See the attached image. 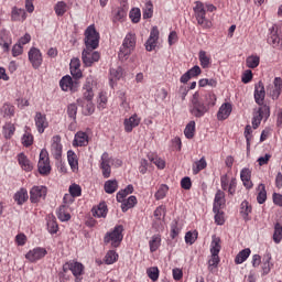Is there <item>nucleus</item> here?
Wrapping results in <instances>:
<instances>
[{
    "instance_id": "nucleus-59",
    "label": "nucleus",
    "mask_w": 282,
    "mask_h": 282,
    "mask_svg": "<svg viewBox=\"0 0 282 282\" xmlns=\"http://www.w3.org/2000/svg\"><path fill=\"white\" fill-rule=\"evenodd\" d=\"M153 17V3L147 2L143 8V19H151Z\"/></svg>"
},
{
    "instance_id": "nucleus-44",
    "label": "nucleus",
    "mask_w": 282,
    "mask_h": 282,
    "mask_svg": "<svg viewBox=\"0 0 282 282\" xmlns=\"http://www.w3.org/2000/svg\"><path fill=\"white\" fill-rule=\"evenodd\" d=\"M94 217H107V204L100 203L98 207L93 208Z\"/></svg>"
},
{
    "instance_id": "nucleus-22",
    "label": "nucleus",
    "mask_w": 282,
    "mask_h": 282,
    "mask_svg": "<svg viewBox=\"0 0 282 282\" xmlns=\"http://www.w3.org/2000/svg\"><path fill=\"white\" fill-rule=\"evenodd\" d=\"M69 67L73 78H83V72L80 70V59L78 57H74L70 59Z\"/></svg>"
},
{
    "instance_id": "nucleus-39",
    "label": "nucleus",
    "mask_w": 282,
    "mask_h": 282,
    "mask_svg": "<svg viewBox=\"0 0 282 282\" xmlns=\"http://www.w3.org/2000/svg\"><path fill=\"white\" fill-rule=\"evenodd\" d=\"M54 10H55V14L57 17H64L65 12H67V10H69V6L66 4L65 1H58L55 6H54Z\"/></svg>"
},
{
    "instance_id": "nucleus-29",
    "label": "nucleus",
    "mask_w": 282,
    "mask_h": 282,
    "mask_svg": "<svg viewBox=\"0 0 282 282\" xmlns=\"http://www.w3.org/2000/svg\"><path fill=\"white\" fill-rule=\"evenodd\" d=\"M122 213H127V210L134 208L138 204V198L135 196H129L127 199L120 200Z\"/></svg>"
},
{
    "instance_id": "nucleus-34",
    "label": "nucleus",
    "mask_w": 282,
    "mask_h": 282,
    "mask_svg": "<svg viewBox=\"0 0 282 282\" xmlns=\"http://www.w3.org/2000/svg\"><path fill=\"white\" fill-rule=\"evenodd\" d=\"M67 160L72 171L76 173V171H78V156L76 155V152L69 150L67 152Z\"/></svg>"
},
{
    "instance_id": "nucleus-49",
    "label": "nucleus",
    "mask_w": 282,
    "mask_h": 282,
    "mask_svg": "<svg viewBox=\"0 0 282 282\" xmlns=\"http://www.w3.org/2000/svg\"><path fill=\"white\" fill-rule=\"evenodd\" d=\"M118 261V253L115 250H109L105 256V263L107 265H112Z\"/></svg>"
},
{
    "instance_id": "nucleus-42",
    "label": "nucleus",
    "mask_w": 282,
    "mask_h": 282,
    "mask_svg": "<svg viewBox=\"0 0 282 282\" xmlns=\"http://www.w3.org/2000/svg\"><path fill=\"white\" fill-rule=\"evenodd\" d=\"M208 166V163L206 162V159L203 156L200 160L196 161L193 164L192 171L194 175H197L200 171H204Z\"/></svg>"
},
{
    "instance_id": "nucleus-8",
    "label": "nucleus",
    "mask_w": 282,
    "mask_h": 282,
    "mask_svg": "<svg viewBox=\"0 0 282 282\" xmlns=\"http://www.w3.org/2000/svg\"><path fill=\"white\" fill-rule=\"evenodd\" d=\"M37 169L41 175H50V172L52 171V166L50 165V154L45 149L40 152Z\"/></svg>"
},
{
    "instance_id": "nucleus-57",
    "label": "nucleus",
    "mask_w": 282,
    "mask_h": 282,
    "mask_svg": "<svg viewBox=\"0 0 282 282\" xmlns=\"http://www.w3.org/2000/svg\"><path fill=\"white\" fill-rule=\"evenodd\" d=\"M147 274L149 279H151V281H158V279H160V270L158 269V267H152L148 269Z\"/></svg>"
},
{
    "instance_id": "nucleus-53",
    "label": "nucleus",
    "mask_w": 282,
    "mask_h": 282,
    "mask_svg": "<svg viewBox=\"0 0 282 282\" xmlns=\"http://www.w3.org/2000/svg\"><path fill=\"white\" fill-rule=\"evenodd\" d=\"M166 193H169V185L162 184L154 194V197L156 200L164 199V197H166Z\"/></svg>"
},
{
    "instance_id": "nucleus-7",
    "label": "nucleus",
    "mask_w": 282,
    "mask_h": 282,
    "mask_svg": "<svg viewBox=\"0 0 282 282\" xmlns=\"http://www.w3.org/2000/svg\"><path fill=\"white\" fill-rule=\"evenodd\" d=\"M72 272V274L75 276V282H80L83 279V272H85V265L80 262L76 261H68L64 263L63 265V272Z\"/></svg>"
},
{
    "instance_id": "nucleus-12",
    "label": "nucleus",
    "mask_w": 282,
    "mask_h": 282,
    "mask_svg": "<svg viewBox=\"0 0 282 282\" xmlns=\"http://www.w3.org/2000/svg\"><path fill=\"white\" fill-rule=\"evenodd\" d=\"M47 195V187L43 185L33 186L30 191V200L32 204H39Z\"/></svg>"
},
{
    "instance_id": "nucleus-63",
    "label": "nucleus",
    "mask_w": 282,
    "mask_h": 282,
    "mask_svg": "<svg viewBox=\"0 0 282 282\" xmlns=\"http://www.w3.org/2000/svg\"><path fill=\"white\" fill-rule=\"evenodd\" d=\"M269 41H271L272 45H279L281 39L279 37V34L276 33V28H271V35L269 37Z\"/></svg>"
},
{
    "instance_id": "nucleus-18",
    "label": "nucleus",
    "mask_w": 282,
    "mask_h": 282,
    "mask_svg": "<svg viewBox=\"0 0 282 282\" xmlns=\"http://www.w3.org/2000/svg\"><path fill=\"white\" fill-rule=\"evenodd\" d=\"M254 100L257 105L263 107V101L265 100V86H263V82H259L254 87Z\"/></svg>"
},
{
    "instance_id": "nucleus-2",
    "label": "nucleus",
    "mask_w": 282,
    "mask_h": 282,
    "mask_svg": "<svg viewBox=\"0 0 282 282\" xmlns=\"http://www.w3.org/2000/svg\"><path fill=\"white\" fill-rule=\"evenodd\" d=\"M189 113L194 116V118H204L206 113H208V106L204 104L202 99V95L196 91L189 101Z\"/></svg>"
},
{
    "instance_id": "nucleus-33",
    "label": "nucleus",
    "mask_w": 282,
    "mask_h": 282,
    "mask_svg": "<svg viewBox=\"0 0 282 282\" xmlns=\"http://www.w3.org/2000/svg\"><path fill=\"white\" fill-rule=\"evenodd\" d=\"M29 197L30 196L28 195V189L21 188L14 194L13 199L14 202H17V204H19V206H21L25 204V202H28Z\"/></svg>"
},
{
    "instance_id": "nucleus-15",
    "label": "nucleus",
    "mask_w": 282,
    "mask_h": 282,
    "mask_svg": "<svg viewBox=\"0 0 282 282\" xmlns=\"http://www.w3.org/2000/svg\"><path fill=\"white\" fill-rule=\"evenodd\" d=\"M59 87L63 91H76L78 89V82L74 80L72 76L66 75L59 80Z\"/></svg>"
},
{
    "instance_id": "nucleus-40",
    "label": "nucleus",
    "mask_w": 282,
    "mask_h": 282,
    "mask_svg": "<svg viewBox=\"0 0 282 282\" xmlns=\"http://www.w3.org/2000/svg\"><path fill=\"white\" fill-rule=\"evenodd\" d=\"M250 248L241 250L235 258V263L237 265H241L245 261L248 260V257H250Z\"/></svg>"
},
{
    "instance_id": "nucleus-9",
    "label": "nucleus",
    "mask_w": 282,
    "mask_h": 282,
    "mask_svg": "<svg viewBox=\"0 0 282 282\" xmlns=\"http://www.w3.org/2000/svg\"><path fill=\"white\" fill-rule=\"evenodd\" d=\"M94 50L96 48H84L82 53V61L85 67H91L94 63H98V61H100V53Z\"/></svg>"
},
{
    "instance_id": "nucleus-4",
    "label": "nucleus",
    "mask_w": 282,
    "mask_h": 282,
    "mask_svg": "<svg viewBox=\"0 0 282 282\" xmlns=\"http://www.w3.org/2000/svg\"><path fill=\"white\" fill-rule=\"evenodd\" d=\"M84 43L88 50H98L100 45V33L96 30V25L90 24L84 33Z\"/></svg>"
},
{
    "instance_id": "nucleus-30",
    "label": "nucleus",
    "mask_w": 282,
    "mask_h": 282,
    "mask_svg": "<svg viewBox=\"0 0 282 282\" xmlns=\"http://www.w3.org/2000/svg\"><path fill=\"white\" fill-rule=\"evenodd\" d=\"M93 83L94 79H91V77H88L86 79V84L84 85V98H86V100L88 101H91V99L94 98Z\"/></svg>"
},
{
    "instance_id": "nucleus-5",
    "label": "nucleus",
    "mask_w": 282,
    "mask_h": 282,
    "mask_svg": "<svg viewBox=\"0 0 282 282\" xmlns=\"http://www.w3.org/2000/svg\"><path fill=\"white\" fill-rule=\"evenodd\" d=\"M194 17L204 30H210L213 28V22L206 18V7L203 4L202 1H196L195 7L193 8Z\"/></svg>"
},
{
    "instance_id": "nucleus-51",
    "label": "nucleus",
    "mask_w": 282,
    "mask_h": 282,
    "mask_svg": "<svg viewBox=\"0 0 282 282\" xmlns=\"http://www.w3.org/2000/svg\"><path fill=\"white\" fill-rule=\"evenodd\" d=\"M184 135L187 140H192L195 137V121H189L185 127Z\"/></svg>"
},
{
    "instance_id": "nucleus-55",
    "label": "nucleus",
    "mask_w": 282,
    "mask_h": 282,
    "mask_svg": "<svg viewBox=\"0 0 282 282\" xmlns=\"http://www.w3.org/2000/svg\"><path fill=\"white\" fill-rule=\"evenodd\" d=\"M198 235L199 234L197 232V230L187 231L185 235V242L188 243L189 246H193V243H195V241H197Z\"/></svg>"
},
{
    "instance_id": "nucleus-28",
    "label": "nucleus",
    "mask_w": 282,
    "mask_h": 282,
    "mask_svg": "<svg viewBox=\"0 0 282 282\" xmlns=\"http://www.w3.org/2000/svg\"><path fill=\"white\" fill-rule=\"evenodd\" d=\"M25 19H28V14L25 13V9H19L17 7L12 8L11 21L23 22Z\"/></svg>"
},
{
    "instance_id": "nucleus-48",
    "label": "nucleus",
    "mask_w": 282,
    "mask_h": 282,
    "mask_svg": "<svg viewBox=\"0 0 282 282\" xmlns=\"http://www.w3.org/2000/svg\"><path fill=\"white\" fill-rule=\"evenodd\" d=\"M270 261H272V257H270V254L264 256L262 260L263 274H270V271L272 270V263H270Z\"/></svg>"
},
{
    "instance_id": "nucleus-6",
    "label": "nucleus",
    "mask_w": 282,
    "mask_h": 282,
    "mask_svg": "<svg viewBox=\"0 0 282 282\" xmlns=\"http://www.w3.org/2000/svg\"><path fill=\"white\" fill-rule=\"evenodd\" d=\"M133 50H135V34L130 32L123 39V43L119 51V58L121 61H127Z\"/></svg>"
},
{
    "instance_id": "nucleus-13",
    "label": "nucleus",
    "mask_w": 282,
    "mask_h": 282,
    "mask_svg": "<svg viewBox=\"0 0 282 282\" xmlns=\"http://www.w3.org/2000/svg\"><path fill=\"white\" fill-rule=\"evenodd\" d=\"M160 40V30L158 26H153L148 41L145 42L147 52H153L158 47V41Z\"/></svg>"
},
{
    "instance_id": "nucleus-41",
    "label": "nucleus",
    "mask_w": 282,
    "mask_h": 282,
    "mask_svg": "<svg viewBox=\"0 0 282 282\" xmlns=\"http://www.w3.org/2000/svg\"><path fill=\"white\" fill-rule=\"evenodd\" d=\"M265 199H268V192L265 191V185L259 184L257 202L258 204H265Z\"/></svg>"
},
{
    "instance_id": "nucleus-24",
    "label": "nucleus",
    "mask_w": 282,
    "mask_h": 282,
    "mask_svg": "<svg viewBox=\"0 0 282 282\" xmlns=\"http://www.w3.org/2000/svg\"><path fill=\"white\" fill-rule=\"evenodd\" d=\"M230 113H232V105L230 102H225L220 106L217 118L218 120H226L230 117Z\"/></svg>"
},
{
    "instance_id": "nucleus-35",
    "label": "nucleus",
    "mask_w": 282,
    "mask_h": 282,
    "mask_svg": "<svg viewBox=\"0 0 282 282\" xmlns=\"http://www.w3.org/2000/svg\"><path fill=\"white\" fill-rule=\"evenodd\" d=\"M221 251V238L217 236L212 237L210 254H219Z\"/></svg>"
},
{
    "instance_id": "nucleus-21",
    "label": "nucleus",
    "mask_w": 282,
    "mask_h": 282,
    "mask_svg": "<svg viewBox=\"0 0 282 282\" xmlns=\"http://www.w3.org/2000/svg\"><path fill=\"white\" fill-rule=\"evenodd\" d=\"M10 45H12V37L6 30L0 31V47L3 52H10Z\"/></svg>"
},
{
    "instance_id": "nucleus-50",
    "label": "nucleus",
    "mask_w": 282,
    "mask_h": 282,
    "mask_svg": "<svg viewBox=\"0 0 282 282\" xmlns=\"http://www.w3.org/2000/svg\"><path fill=\"white\" fill-rule=\"evenodd\" d=\"M259 63H260V58L257 55H251L246 59V65L247 67H249V69H254L259 67Z\"/></svg>"
},
{
    "instance_id": "nucleus-19",
    "label": "nucleus",
    "mask_w": 282,
    "mask_h": 282,
    "mask_svg": "<svg viewBox=\"0 0 282 282\" xmlns=\"http://www.w3.org/2000/svg\"><path fill=\"white\" fill-rule=\"evenodd\" d=\"M141 120L142 119H140V117H138V115H132L128 119H124V121H123L124 131L127 133H131L133 131V129H135V127L140 126Z\"/></svg>"
},
{
    "instance_id": "nucleus-52",
    "label": "nucleus",
    "mask_w": 282,
    "mask_h": 282,
    "mask_svg": "<svg viewBox=\"0 0 282 282\" xmlns=\"http://www.w3.org/2000/svg\"><path fill=\"white\" fill-rule=\"evenodd\" d=\"M1 115L4 118H12V116H14V106L10 104H4L1 108Z\"/></svg>"
},
{
    "instance_id": "nucleus-61",
    "label": "nucleus",
    "mask_w": 282,
    "mask_h": 282,
    "mask_svg": "<svg viewBox=\"0 0 282 282\" xmlns=\"http://www.w3.org/2000/svg\"><path fill=\"white\" fill-rule=\"evenodd\" d=\"M34 143V137L30 132H25L22 137V144L24 147H32Z\"/></svg>"
},
{
    "instance_id": "nucleus-10",
    "label": "nucleus",
    "mask_w": 282,
    "mask_h": 282,
    "mask_svg": "<svg viewBox=\"0 0 282 282\" xmlns=\"http://www.w3.org/2000/svg\"><path fill=\"white\" fill-rule=\"evenodd\" d=\"M263 118L265 119L270 118V106L268 105L261 106L258 109V111L253 113V118H252L253 129H259V124H261V120H263Z\"/></svg>"
},
{
    "instance_id": "nucleus-1",
    "label": "nucleus",
    "mask_w": 282,
    "mask_h": 282,
    "mask_svg": "<svg viewBox=\"0 0 282 282\" xmlns=\"http://www.w3.org/2000/svg\"><path fill=\"white\" fill-rule=\"evenodd\" d=\"M111 166H116V169L122 166V160L112 158L109 152H104L99 160V169L105 180L111 177Z\"/></svg>"
},
{
    "instance_id": "nucleus-31",
    "label": "nucleus",
    "mask_w": 282,
    "mask_h": 282,
    "mask_svg": "<svg viewBox=\"0 0 282 282\" xmlns=\"http://www.w3.org/2000/svg\"><path fill=\"white\" fill-rule=\"evenodd\" d=\"M250 213H252V206L248 200H243L240 205V215L245 221H250Z\"/></svg>"
},
{
    "instance_id": "nucleus-45",
    "label": "nucleus",
    "mask_w": 282,
    "mask_h": 282,
    "mask_svg": "<svg viewBox=\"0 0 282 282\" xmlns=\"http://www.w3.org/2000/svg\"><path fill=\"white\" fill-rule=\"evenodd\" d=\"M127 7H118L113 10V21H122L127 17Z\"/></svg>"
},
{
    "instance_id": "nucleus-54",
    "label": "nucleus",
    "mask_w": 282,
    "mask_h": 282,
    "mask_svg": "<svg viewBox=\"0 0 282 282\" xmlns=\"http://www.w3.org/2000/svg\"><path fill=\"white\" fill-rule=\"evenodd\" d=\"M148 158L150 162H152L153 164H155V166H158V169H164L166 166V163L164 162V160H162L161 158H158V155L155 154H149Z\"/></svg>"
},
{
    "instance_id": "nucleus-43",
    "label": "nucleus",
    "mask_w": 282,
    "mask_h": 282,
    "mask_svg": "<svg viewBox=\"0 0 282 282\" xmlns=\"http://www.w3.org/2000/svg\"><path fill=\"white\" fill-rule=\"evenodd\" d=\"M104 188H105V192L108 193V195H112V193H116L118 191V181L116 180L106 181Z\"/></svg>"
},
{
    "instance_id": "nucleus-14",
    "label": "nucleus",
    "mask_w": 282,
    "mask_h": 282,
    "mask_svg": "<svg viewBox=\"0 0 282 282\" xmlns=\"http://www.w3.org/2000/svg\"><path fill=\"white\" fill-rule=\"evenodd\" d=\"M267 91L269 96H271L272 100H279V96H281V91H282L281 77H275L273 80V86L272 85L268 86Z\"/></svg>"
},
{
    "instance_id": "nucleus-25",
    "label": "nucleus",
    "mask_w": 282,
    "mask_h": 282,
    "mask_svg": "<svg viewBox=\"0 0 282 282\" xmlns=\"http://www.w3.org/2000/svg\"><path fill=\"white\" fill-rule=\"evenodd\" d=\"M223 206H226V194L221 189H218L215 195L213 210L217 212L221 209Z\"/></svg>"
},
{
    "instance_id": "nucleus-32",
    "label": "nucleus",
    "mask_w": 282,
    "mask_h": 282,
    "mask_svg": "<svg viewBox=\"0 0 282 282\" xmlns=\"http://www.w3.org/2000/svg\"><path fill=\"white\" fill-rule=\"evenodd\" d=\"M204 105H206V107L208 108V110L210 109V107H215V105H217V95H215L214 93H207L203 96H200Z\"/></svg>"
},
{
    "instance_id": "nucleus-3",
    "label": "nucleus",
    "mask_w": 282,
    "mask_h": 282,
    "mask_svg": "<svg viewBox=\"0 0 282 282\" xmlns=\"http://www.w3.org/2000/svg\"><path fill=\"white\" fill-rule=\"evenodd\" d=\"M124 227L122 225H118L113 228L112 231H108L104 237V243L106 246H111V248H119L120 243H122Z\"/></svg>"
},
{
    "instance_id": "nucleus-37",
    "label": "nucleus",
    "mask_w": 282,
    "mask_h": 282,
    "mask_svg": "<svg viewBox=\"0 0 282 282\" xmlns=\"http://www.w3.org/2000/svg\"><path fill=\"white\" fill-rule=\"evenodd\" d=\"M149 246L150 252H156V250L160 249V246H162V237L160 235L152 236L149 241Z\"/></svg>"
},
{
    "instance_id": "nucleus-23",
    "label": "nucleus",
    "mask_w": 282,
    "mask_h": 282,
    "mask_svg": "<svg viewBox=\"0 0 282 282\" xmlns=\"http://www.w3.org/2000/svg\"><path fill=\"white\" fill-rule=\"evenodd\" d=\"M89 144V135L87 132L78 131L75 134L73 147H87Z\"/></svg>"
},
{
    "instance_id": "nucleus-58",
    "label": "nucleus",
    "mask_w": 282,
    "mask_h": 282,
    "mask_svg": "<svg viewBox=\"0 0 282 282\" xmlns=\"http://www.w3.org/2000/svg\"><path fill=\"white\" fill-rule=\"evenodd\" d=\"M142 18V13L140 12V9L133 8L130 11V19L132 23H140V19Z\"/></svg>"
},
{
    "instance_id": "nucleus-16",
    "label": "nucleus",
    "mask_w": 282,
    "mask_h": 282,
    "mask_svg": "<svg viewBox=\"0 0 282 282\" xmlns=\"http://www.w3.org/2000/svg\"><path fill=\"white\" fill-rule=\"evenodd\" d=\"M45 254H47V250H45V248L36 247L25 254V259H28V261H30L31 263H36V261L43 259Z\"/></svg>"
},
{
    "instance_id": "nucleus-17",
    "label": "nucleus",
    "mask_w": 282,
    "mask_h": 282,
    "mask_svg": "<svg viewBox=\"0 0 282 282\" xmlns=\"http://www.w3.org/2000/svg\"><path fill=\"white\" fill-rule=\"evenodd\" d=\"M51 153L55 160H61L63 155V145L61 144V135H54L51 143Z\"/></svg>"
},
{
    "instance_id": "nucleus-62",
    "label": "nucleus",
    "mask_w": 282,
    "mask_h": 282,
    "mask_svg": "<svg viewBox=\"0 0 282 282\" xmlns=\"http://www.w3.org/2000/svg\"><path fill=\"white\" fill-rule=\"evenodd\" d=\"M47 230L51 235H56V232H58V224L55 219H50L47 221Z\"/></svg>"
},
{
    "instance_id": "nucleus-56",
    "label": "nucleus",
    "mask_w": 282,
    "mask_h": 282,
    "mask_svg": "<svg viewBox=\"0 0 282 282\" xmlns=\"http://www.w3.org/2000/svg\"><path fill=\"white\" fill-rule=\"evenodd\" d=\"M154 217L158 221H162L166 217V206L161 205L154 210Z\"/></svg>"
},
{
    "instance_id": "nucleus-36",
    "label": "nucleus",
    "mask_w": 282,
    "mask_h": 282,
    "mask_svg": "<svg viewBox=\"0 0 282 282\" xmlns=\"http://www.w3.org/2000/svg\"><path fill=\"white\" fill-rule=\"evenodd\" d=\"M198 59L203 69H208V67H210V55H208L206 51H199Z\"/></svg>"
},
{
    "instance_id": "nucleus-11",
    "label": "nucleus",
    "mask_w": 282,
    "mask_h": 282,
    "mask_svg": "<svg viewBox=\"0 0 282 282\" xmlns=\"http://www.w3.org/2000/svg\"><path fill=\"white\" fill-rule=\"evenodd\" d=\"M28 56L33 69H39L41 65H43V54L41 53V50L31 47Z\"/></svg>"
},
{
    "instance_id": "nucleus-60",
    "label": "nucleus",
    "mask_w": 282,
    "mask_h": 282,
    "mask_svg": "<svg viewBox=\"0 0 282 282\" xmlns=\"http://www.w3.org/2000/svg\"><path fill=\"white\" fill-rule=\"evenodd\" d=\"M83 193V188H80V185L78 184H72L69 186V194L73 196V197H80Z\"/></svg>"
},
{
    "instance_id": "nucleus-38",
    "label": "nucleus",
    "mask_w": 282,
    "mask_h": 282,
    "mask_svg": "<svg viewBox=\"0 0 282 282\" xmlns=\"http://www.w3.org/2000/svg\"><path fill=\"white\" fill-rule=\"evenodd\" d=\"M14 131H17V128L14 127V123L8 122L2 127V133L6 138V140H10L14 135Z\"/></svg>"
},
{
    "instance_id": "nucleus-46",
    "label": "nucleus",
    "mask_w": 282,
    "mask_h": 282,
    "mask_svg": "<svg viewBox=\"0 0 282 282\" xmlns=\"http://www.w3.org/2000/svg\"><path fill=\"white\" fill-rule=\"evenodd\" d=\"M122 78V67L118 66L117 68H110V83H116Z\"/></svg>"
},
{
    "instance_id": "nucleus-64",
    "label": "nucleus",
    "mask_w": 282,
    "mask_h": 282,
    "mask_svg": "<svg viewBox=\"0 0 282 282\" xmlns=\"http://www.w3.org/2000/svg\"><path fill=\"white\" fill-rule=\"evenodd\" d=\"M67 113L72 120H76V113H78V107L76 106V104L68 105Z\"/></svg>"
},
{
    "instance_id": "nucleus-20",
    "label": "nucleus",
    "mask_w": 282,
    "mask_h": 282,
    "mask_svg": "<svg viewBox=\"0 0 282 282\" xmlns=\"http://www.w3.org/2000/svg\"><path fill=\"white\" fill-rule=\"evenodd\" d=\"M35 127H36L39 133L45 132V129H47V127H50V123L47 122V118L45 117V115H43L41 112H36Z\"/></svg>"
},
{
    "instance_id": "nucleus-47",
    "label": "nucleus",
    "mask_w": 282,
    "mask_h": 282,
    "mask_svg": "<svg viewBox=\"0 0 282 282\" xmlns=\"http://www.w3.org/2000/svg\"><path fill=\"white\" fill-rule=\"evenodd\" d=\"M66 210H67V206L65 205H62L57 209V217L61 221H69L72 219V216Z\"/></svg>"
},
{
    "instance_id": "nucleus-27",
    "label": "nucleus",
    "mask_w": 282,
    "mask_h": 282,
    "mask_svg": "<svg viewBox=\"0 0 282 282\" xmlns=\"http://www.w3.org/2000/svg\"><path fill=\"white\" fill-rule=\"evenodd\" d=\"M251 177H252V172L250 171V169L241 170L240 178L245 187L252 188L253 184H252V181L250 180Z\"/></svg>"
},
{
    "instance_id": "nucleus-26",
    "label": "nucleus",
    "mask_w": 282,
    "mask_h": 282,
    "mask_svg": "<svg viewBox=\"0 0 282 282\" xmlns=\"http://www.w3.org/2000/svg\"><path fill=\"white\" fill-rule=\"evenodd\" d=\"M18 162L23 171L30 172L32 171V169H34L32 162L30 161V159H28V156L24 153L18 154Z\"/></svg>"
}]
</instances>
